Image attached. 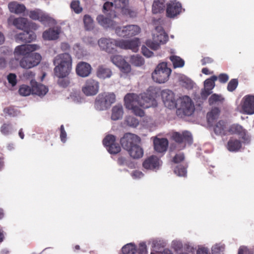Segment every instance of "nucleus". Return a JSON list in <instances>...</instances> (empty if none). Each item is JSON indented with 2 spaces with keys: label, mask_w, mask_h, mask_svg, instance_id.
I'll return each mask as SVG.
<instances>
[{
  "label": "nucleus",
  "mask_w": 254,
  "mask_h": 254,
  "mask_svg": "<svg viewBox=\"0 0 254 254\" xmlns=\"http://www.w3.org/2000/svg\"><path fill=\"white\" fill-rule=\"evenodd\" d=\"M103 12L107 15H99L97 18L99 24L105 28L115 29L116 30L118 26V23L113 19L117 17L115 11L113 9V3L111 2L107 1L103 5Z\"/></svg>",
  "instance_id": "1"
},
{
  "label": "nucleus",
  "mask_w": 254,
  "mask_h": 254,
  "mask_svg": "<svg viewBox=\"0 0 254 254\" xmlns=\"http://www.w3.org/2000/svg\"><path fill=\"white\" fill-rule=\"evenodd\" d=\"M168 40V37L165 32L163 28L157 26L152 33V40H147L146 45L153 50L159 49L162 45L166 43Z\"/></svg>",
  "instance_id": "2"
},
{
  "label": "nucleus",
  "mask_w": 254,
  "mask_h": 254,
  "mask_svg": "<svg viewBox=\"0 0 254 254\" xmlns=\"http://www.w3.org/2000/svg\"><path fill=\"white\" fill-rule=\"evenodd\" d=\"M171 71V69L168 67L166 63H161L157 65L152 72V80L158 83H164L169 79Z\"/></svg>",
  "instance_id": "3"
},
{
  "label": "nucleus",
  "mask_w": 254,
  "mask_h": 254,
  "mask_svg": "<svg viewBox=\"0 0 254 254\" xmlns=\"http://www.w3.org/2000/svg\"><path fill=\"white\" fill-rule=\"evenodd\" d=\"M177 114L181 117L183 116H190L194 108L191 99L188 96L180 97L177 100L176 107Z\"/></svg>",
  "instance_id": "4"
},
{
  "label": "nucleus",
  "mask_w": 254,
  "mask_h": 254,
  "mask_svg": "<svg viewBox=\"0 0 254 254\" xmlns=\"http://www.w3.org/2000/svg\"><path fill=\"white\" fill-rule=\"evenodd\" d=\"M116 101V95L112 92H104L99 94L95 101V107L100 111L105 110L110 108Z\"/></svg>",
  "instance_id": "5"
},
{
  "label": "nucleus",
  "mask_w": 254,
  "mask_h": 254,
  "mask_svg": "<svg viewBox=\"0 0 254 254\" xmlns=\"http://www.w3.org/2000/svg\"><path fill=\"white\" fill-rule=\"evenodd\" d=\"M172 137L176 141L175 147L177 150L184 149L187 143L190 144L192 142L191 134L187 131H184L182 133L174 132Z\"/></svg>",
  "instance_id": "6"
},
{
  "label": "nucleus",
  "mask_w": 254,
  "mask_h": 254,
  "mask_svg": "<svg viewBox=\"0 0 254 254\" xmlns=\"http://www.w3.org/2000/svg\"><path fill=\"white\" fill-rule=\"evenodd\" d=\"M238 110L243 114H254V96L251 95L245 96L240 105L238 107Z\"/></svg>",
  "instance_id": "7"
},
{
  "label": "nucleus",
  "mask_w": 254,
  "mask_h": 254,
  "mask_svg": "<svg viewBox=\"0 0 254 254\" xmlns=\"http://www.w3.org/2000/svg\"><path fill=\"white\" fill-rule=\"evenodd\" d=\"M41 59V56L37 53L28 55L20 61V66L23 68H31L37 66L40 63Z\"/></svg>",
  "instance_id": "8"
},
{
  "label": "nucleus",
  "mask_w": 254,
  "mask_h": 254,
  "mask_svg": "<svg viewBox=\"0 0 254 254\" xmlns=\"http://www.w3.org/2000/svg\"><path fill=\"white\" fill-rule=\"evenodd\" d=\"M140 32L141 28L137 25L118 27L116 29V33L120 37H130L138 35Z\"/></svg>",
  "instance_id": "9"
},
{
  "label": "nucleus",
  "mask_w": 254,
  "mask_h": 254,
  "mask_svg": "<svg viewBox=\"0 0 254 254\" xmlns=\"http://www.w3.org/2000/svg\"><path fill=\"white\" fill-rule=\"evenodd\" d=\"M139 106L144 108L157 106V102L154 98V95L149 90L139 95Z\"/></svg>",
  "instance_id": "10"
},
{
  "label": "nucleus",
  "mask_w": 254,
  "mask_h": 254,
  "mask_svg": "<svg viewBox=\"0 0 254 254\" xmlns=\"http://www.w3.org/2000/svg\"><path fill=\"white\" fill-rule=\"evenodd\" d=\"M140 142V137L135 134L127 133L121 138V144L125 149L127 150L133 146L139 144Z\"/></svg>",
  "instance_id": "11"
},
{
  "label": "nucleus",
  "mask_w": 254,
  "mask_h": 254,
  "mask_svg": "<svg viewBox=\"0 0 254 254\" xmlns=\"http://www.w3.org/2000/svg\"><path fill=\"white\" fill-rule=\"evenodd\" d=\"M99 90V83L97 80L89 79L82 87L83 93L87 96L96 95Z\"/></svg>",
  "instance_id": "12"
},
{
  "label": "nucleus",
  "mask_w": 254,
  "mask_h": 254,
  "mask_svg": "<svg viewBox=\"0 0 254 254\" xmlns=\"http://www.w3.org/2000/svg\"><path fill=\"white\" fill-rule=\"evenodd\" d=\"M119 40L111 38H101L98 41L100 48L109 53H113L116 51V48L118 47Z\"/></svg>",
  "instance_id": "13"
},
{
  "label": "nucleus",
  "mask_w": 254,
  "mask_h": 254,
  "mask_svg": "<svg viewBox=\"0 0 254 254\" xmlns=\"http://www.w3.org/2000/svg\"><path fill=\"white\" fill-rule=\"evenodd\" d=\"M28 16L32 19L38 20L44 25L49 24L52 20V18L47 13L39 9L30 11Z\"/></svg>",
  "instance_id": "14"
},
{
  "label": "nucleus",
  "mask_w": 254,
  "mask_h": 254,
  "mask_svg": "<svg viewBox=\"0 0 254 254\" xmlns=\"http://www.w3.org/2000/svg\"><path fill=\"white\" fill-rule=\"evenodd\" d=\"M39 48V46L36 44L21 45L15 47L14 54L15 57L17 56H23L24 57Z\"/></svg>",
  "instance_id": "15"
},
{
  "label": "nucleus",
  "mask_w": 254,
  "mask_h": 254,
  "mask_svg": "<svg viewBox=\"0 0 254 254\" xmlns=\"http://www.w3.org/2000/svg\"><path fill=\"white\" fill-rule=\"evenodd\" d=\"M115 137L108 135L104 139L103 142L108 151L111 154H116L121 150L120 145L115 142Z\"/></svg>",
  "instance_id": "16"
},
{
  "label": "nucleus",
  "mask_w": 254,
  "mask_h": 254,
  "mask_svg": "<svg viewBox=\"0 0 254 254\" xmlns=\"http://www.w3.org/2000/svg\"><path fill=\"white\" fill-rule=\"evenodd\" d=\"M112 63L125 73H128L131 71V66L120 55H115L111 57Z\"/></svg>",
  "instance_id": "17"
},
{
  "label": "nucleus",
  "mask_w": 254,
  "mask_h": 254,
  "mask_svg": "<svg viewBox=\"0 0 254 254\" xmlns=\"http://www.w3.org/2000/svg\"><path fill=\"white\" fill-rule=\"evenodd\" d=\"M162 98L165 106L169 109H174L176 107L177 101H176L174 93L170 90H165L162 92Z\"/></svg>",
  "instance_id": "18"
},
{
  "label": "nucleus",
  "mask_w": 254,
  "mask_h": 254,
  "mask_svg": "<svg viewBox=\"0 0 254 254\" xmlns=\"http://www.w3.org/2000/svg\"><path fill=\"white\" fill-rule=\"evenodd\" d=\"M228 132L231 134H236L239 135L245 142L248 143L250 140V136L248 134L247 130L238 124L232 125L230 127Z\"/></svg>",
  "instance_id": "19"
},
{
  "label": "nucleus",
  "mask_w": 254,
  "mask_h": 254,
  "mask_svg": "<svg viewBox=\"0 0 254 254\" xmlns=\"http://www.w3.org/2000/svg\"><path fill=\"white\" fill-rule=\"evenodd\" d=\"M161 165L162 161L159 158L154 155L148 157L143 163V167L148 170H158Z\"/></svg>",
  "instance_id": "20"
},
{
  "label": "nucleus",
  "mask_w": 254,
  "mask_h": 254,
  "mask_svg": "<svg viewBox=\"0 0 254 254\" xmlns=\"http://www.w3.org/2000/svg\"><path fill=\"white\" fill-rule=\"evenodd\" d=\"M118 44V46L120 48L130 49L133 52H136L138 50L139 41L138 38L132 40H120Z\"/></svg>",
  "instance_id": "21"
},
{
  "label": "nucleus",
  "mask_w": 254,
  "mask_h": 254,
  "mask_svg": "<svg viewBox=\"0 0 254 254\" xmlns=\"http://www.w3.org/2000/svg\"><path fill=\"white\" fill-rule=\"evenodd\" d=\"M217 79V76L213 75L210 78L207 79L204 82V88L202 90L201 95L202 98L206 99L212 93V90L215 87V81Z\"/></svg>",
  "instance_id": "22"
},
{
  "label": "nucleus",
  "mask_w": 254,
  "mask_h": 254,
  "mask_svg": "<svg viewBox=\"0 0 254 254\" xmlns=\"http://www.w3.org/2000/svg\"><path fill=\"white\" fill-rule=\"evenodd\" d=\"M62 32V29L59 26H55L45 30L42 35V37L45 40H55L59 38L60 34Z\"/></svg>",
  "instance_id": "23"
},
{
  "label": "nucleus",
  "mask_w": 254,
  "mask_h": 254,
  "mask_svg": "<svg viewBox=\"0 0 254 254\" xmlns=\"http://www.w3.org/2000/svg\"><path fill=\"white\" fill-rule=\"evenodd\" d=\"M182 11L181 4L176 0L172 1L167 4L166 12L169 17H174Z\"/></svg>",
  "instance_id": "24"
},
{
  "label": "nucleus",
  "mask_w": 254,
  "mask_h": 254,
  "mask_svg": "<svg viewBox=\"0 0 254 254\" xmlns=\"http://www.w3.org/2000/svg\"><path fill=\"white\" fill-rule=\"evenodd\" d=\"M36 38L35 34L30 31H23L17 34L15 36V39L17 43L31 42Z\"/></svg>",
  "instance_id": "25"
},
{
  "label": "nucleus",
  "mask_w": 254,
  "mask_h": 254,
  "mask_svg": "<svg viewBox=\"0 0 254 254\" xmlns=\"http://www.w3.org/2000/svg\"><path fill=\"white\" fill-rule=\"evenodd\" d=\"M91 71V66L87 63L81 62L76 65V73L81 77H85L88 76L90 74Z\"/></svg>",
  "instance_id": "26"
},
{
  "label": "nucleus",
  "mask_w": 254,
  "mask_h": 254,
  "mask_svg": "<svg viewBox=\"0 0 254 254\" xmlns=\"http://www.w3.org/2000/svg\"><path fill=\"white\" fill-rule=\"evenodd\" d=\"M139 96L135 93H127L124 97L125 106L127 109H130L134 106L139 105Z\"/></svg>",
  "instance_id": "27"
},
{
  "label": "nucleus",
  "mask_w": 254,
  "mask_h": 254,
  "mask_svg": "<svg viewBox=\"0 0 254 254\" xmlns=\"http://www.w3.org/2000/svg\"><path fill=\"white\" fill-rule=\"evenodd\" d=\"M54 64L55 65H72V59L67 53L60 54L55 58Z\"/></svg>",
  "instance_id": "28"
},
{
  "label": "nucleus",
  "mask_w": 254,
  "mask_h": 254,
  "mask_svg": "<svg viewBox=\"0 0 254 254\" xmlns=\"http://www.w3.org/2000/svg\"><path fill=\"white\" fill-rule=\"evenodd\" d=\"M153 144L155 151L162 153L166 151L168 146V141L166 138L156 137L154 139Z\"/></svg>",
  "instance_id": "29"
},
{
  "label": "nucleus",
  "mask_w": 254,
  "mask_h": 254,
  "mask_svg": "<svg viewBox=\"0 0 254 254\" xmlns=\"http://www.w3.org/2000/svg\"><path fill=\"white\" fill-rule=\"evenodd\" d=\"M72 65H55L54 72L56 76L59 78L66 77L70 72Z\"/></svg>",
  "instance_id": "30"
},
{
  "label": "nucleus",
  "mask_w": 254,
  "mask_h": 254,
  "mask_svg": "<svg viewBox=\"0 0 254 254\" xmlns=\"http://www.w3.org/2000/svg\"><path fill=\"white\" fill-rule=\"evenodd\" d=\"M8 7L11 12L15 14H21L26 9L24 4H20L16 1H12L9 3Z\"/></svg>",
  "instance_id": "31"
},
{
  "label": "nucleus",
  "mask_w": 254,
  "mask_h": 254,
  "mask_svg": "<svg viewBox=\"0 0 254 254\" xmlns=\"http://www.w3.org/2000/svg\"><path fill=\"white\" fill-rule=\"evenodd\" d=\"M48 88L44 85L36 83L32 86V94L40 97L45 96L48 92Z\"/></svg>",
  "instance_id": "32"
},
{
  "label": "nucleus",
  "mask_w": 254,
  "mask_h": 254,
  "mask_svg": "<svg viewBox=\"0 0 254 254\" xmlns=\"http://www.w3.org/2000/svg\"><path fill=\"white\" fill-rule=\"evenodd\" d=\"M97 76L100 79L110 78L112 75L111 70L104 65L98 67L96 72Z\"/></svg>",
  "instance_id": "33"
},
{
  "label": "nucleus",
  "mask_w": 254,
  "mask_h": 254,
  "mask_svg": "<svg viewBox=\"0 0 254 254\" xmlns=\"http://www.w3.org/2000/svg\"><path fill=\"white\" fill-rule=\"evenodd\" d=\"M124 114L123 106L121 104H117L114 106L112 109L111 119L116 121L122 118Z\"/></svg>",
  "instance_id": "34"
},
{
  "label": "nucleus",
  "mask_w": 254,
  "mask_h": 254,
  "mask_svg": "<svg viewBox=\"0 0 254 254\" xmlns=\"http://www.w3.org/2000/svg\"><path fill=\"white\" fill-rule=\"evenodd\" d=\"M242 144L241 141L233 137L231 138L228 141L227 148L231 152H236L241 148Z\"/></svg>",
  "instance_id": "35"
},
{
  "label": "nucleus",
  "mask_w": 254,
  "mask_h": 254,
  "mask_svg": "<svg viewBox=\"0 0 254 254\" xmlns=\"http://www.w3.org/2000/svg\"><path fill=\"white\" fill-rule=\"evenodd\" d=\"M130 156L134 159H138L142 157L143 151L138 144L133 146L131 148L127 150Z\"/></svg>",
  "instance_id": "36"
},
{
  "label": "nucleus",
  "mask_w": 254,
  "mask_h": 254,
  "mask_svg": "<svg viewBox=\"0 0 254 254\" xmlns=\"http://www.w3.org/2000/svg\"><path fill=\"white\" fill-rule=\"evenodd\" d=\"M213 130L217 135H225L227 134V130L225 123L222 121H219L214 126Z\"/></svg>",
  "instance_id": "37"
},
{
  "label": "nucleus",
  "mask_w": 254,
  "mask_h": 254,
  "mask_svg": "<svg viewBox=\"0 0 254 254\" xmlns=\"http://www.w3.org/2000/svg\"><path fill=\"white\" fill-rule=\"evenodd\" d=\"M165 7L164 0H155L152 5V12L153 13H160Z\"/></svg>",
  "instance_id": "38"
},
{
  "label": "nucleus",
  "mask_w": 254,
  "mask_h": 254,
  "mask_svg": "<svg viewBox=\"0 0 254 254\" xmlns=\"http://www.w3.org/2000/svg\"><path fill=\"white\" fill-rule=\"evenodd\" d=\"M136 251V246L133 243H128L122 248V254H135Z\"/></svg>",
  "instance_id": "39"
},
{
  "label": "nucleus",
  "mask_w": 254,
  "mask_h": 254,
  "mask_svg": "<svg viewBox=\"0 0 254 254\" xmlns=\"http://www.w3.org/2000/svg\"><path fill=\"white\" fill-rule=\"evenodd\" d=\"M220 111L218 108L212 109L207 114V120L209 124H212L219 116Z\"/></svg>",
  "instance_id": "40"
},
{
  "label": "nucleus",
  "mask_w": 254,
  "mask_h": 254,
  "mask_svg": "<svg viewBox=\"0 0 254 254\" xmlns=\"http://www.w3.org/2000/svg\"><path fill=\"white\" fill-rule=\"evenodd\" d=\"M15 130L13 126L9 123L3 124L0 128V132L4 135H10L12 134Z\"/></svg>",
  "instance_id": "41"
},
{
  "label": "nucleus",
  "mask_w": 254,
  "mask_h": 254,
  "mask_svg": "<svg viewBox=\"0 0 254 254\" xmlns=\"http://www.w3.org/2000/svg\"><path fill=\"white\" fill-rule=\"evenodd\" d=\"M13 25L19 29H24L28 25V20L23 17L15 18L13 21Z\"/></svg>",
  "instance_id": "42"
},
{
  "label": "nucleus",
  "mask_w": 254,
  "mask_h": 254,
  "mask_svg": "<svg viewBox=\"0 0 254 254\" xmlns=\"http://www.w3.org/2000/svg\"><path fill=\"white\" fill-rule=\"evenodd\" d=\"M68 99L76 104L81 103L83 101V98L82 97L80 92L77 90L71 92Z\"/></svg>",
  "instance_id": "43"
},
{
  "label": "nucleus",
  "mask_w": 254,
  "mask_h": 254,
  "mask_svg": "<svg viewBox=\"0 0 254 254\" xmlns=\"http://www.w3.org/2000/svg\"><path fill=\"white\" fill-rule=\"evenodd\" d=\"M113 8L115 7L121 9L122 12L128 6L129 0H115L113 3Z\"/></svg>",
  "instance_id": "44"
},
{
  "label": "nucleus",
  "mask_w": 254,
  "mask_h": 254,
  "mask_svg": "<svg viewBox=\"0 0 254 254\" xmlns=\"http://www.w3.org/2000/svg\"><path fill=\"white\" fill-rule=\"evenodd\" d=\"M224 100V97L220 94H213L209 98L208 101L210 105L219 104Z\"/></svg>",
  "instance_id": "45"
},
{
  "label": "nucleus",
  "mask_w": 254,
  "mask_h": 254,
  "mask_svg": "<svg viewBox=\"0 0 254 254\" xmlns=\"http://www.w3.org/2000/svg\"><path fill=\"white\" fill-rule=\"evenodd\" d=\"M170 59L172 62L174 68L182 67L184 65V61L178 56H170Z\"/></svg>",
  "instance_id": "46"
},
{
  "label": "nucleus",
  "mask_w": 254,
  "mask_h": 254,
  "mask_svg": "<svg viewBox=\"0 0 254 254\" xmlns=\"http://www.w3.org/2000/svg\"><path fill=\"white\" fill-rule=\"evenodd\" d=\"M180 84L188 89H191L193 87V82L188 77L185 76H182L179 78Z\"/></svg>",
  "instance_id": "47"
},
{
  "label": "nucleus",
  "mask_w": 254,
  "mask_h": 254,
  "mask_svg": "<svg viewBox=\"0 0 254 254\" xmlns=\"http://www.w3.org/2000/svg\"><path fill=\"white\" fill-rule=\"evenodd\" d=\"M130 63L136 66H140L144 64L143 58L138 55H133L130 58Z\"/></svg>",
  "instance_id": "48"
},
{
  "label": "nucleus",
  "mask_w": 254,
  "mask_h": 254,
  "mask_svg": "<svg viewBox=\"0 0 254 254\" xmlns=\"http://www.w3.org/2000/svg\"><path fill=\"white\" fill-rule=\"evenodd\" d=\"M84 26L86 30H90L94 27V22L90 16L85 15L83 18Z\"/></svg>",
  "instance_id": "49"
},
{
  "label": "nucleus",
  "mask_w": 254,
  "mask_h": 254,
  "mask_svg": "<svg viewBox=\"0 0 254 254\" xmlns=\"http://www.w3.org/2000/svg\"><path fill=\"white\" fill-rule=\"evenodd\" d=\"M19 94L23 96H27L29 95L31 93L32 94V88L26 85H22L19 89Z\"/></svg>",
  "instance_id": "50"
},
{
  "label": "nucleus",
  "mask_w": 254,
  "mask_h": 254,
  "mask_svg": "<svg viewBox=\"0 0 254 254\" xmlns=\"http://www.w3.org/2000/svg\"><path fill=\"white\" fill-rule=\"evenodd\" d=\"M126 122L128 126L133 127H136L139 124L138 120L131 116L127 117L126 119Z\"/></svg>",
  "instance_id": "51"
},
{
  "label": "nucleus",
  "mask_w": 254,
  "mask_h": 254,
  "mask_svg": "<svg viewBox=\"0 0 254 254\" xmlns=\"http://www.w3.org/2000/svg\"><path fill=\"white\" fill-rule=\"evenodd\" d=\"M70 7L76 13H79L82 11V8L80 6L79 0L72 1L70 4Z\"/></svg>",
  "instance_id": "52"
},
{
  "label": "nucleus",
  "mask_w": 254,
  "mask_h": 254,
  "mask_svg": "<svg viewBox=\"0 0 254 254\" xmlns=\"http://www.w3.org/2000/svg\"><path fill=\"white\" fill-rule=\"evenodd\" d=\"M224 250V245L221 244H216L211 248L212 254H220L221 252Z\"/></svg>",
  "instance_id": "53"
},
{
  "label": "nucleus",
  "mask_w": 254,
  "mask_h": 254,
  "mask_svg": "<svg viewBox=\"0 0 254 254\" xmlns=\"http://www.w3.org/2000/svg\"><path fill=\"white\" fill-rule=\"evenodd\" d=\"M174 173L178 176L185 177L187 175V170L185 167L179 165L175 168Z\"/></svg>",
  "instance_id": "54"
},
{
  "label": "nucleus",
  "mask_w": 254,
  "mask_h": 254,
  "mask_svg": "<svg viewBox=\"0 0 254 254\" xmlns=\"http://www.w3.org/2000/svg\"><path fill=\"white\" fill-rule=\"evenodd\" d=\"M122 13L131 18L135 17L137 15V12L133 8H130L129 6L124 10Z\"/></svg>",
  "instance_id": "55"
},
{
  "label": "nucleus",
  "mask_w": 254,
  "mask_h": 254,
  "mask_svg": "<svg viewBox=\"0 0 254 254\" xmlns=\"http://www.w3.org/2000/svg\"><path fill=\"white\" fill-rule=\"evenodd\" d=\"M3 112L5 114L10 116L15 117L19 114V111L12 107H9L4 109Z\"/></svg>",
  "instance_id": "56"
},
{
  "label": "nucleus",
  "mask_w": 254,
  "mask_h": 254,
  "mask_svg": "<svg viewBox=\"0 0 254 254\" xmlns=\"http://www.w3.org/2000/svg\"><path fill=\"white\" fill-rule=\"evenodd\" d=\"M238 84V81L236 79L231 80L228 84L227 89L229 91L232 92L236 89Z\"/></svg>",
  "instance_id": "57"
},
{
  "label": "nucleus",
  "mask_w": 254,
  "mask_h": 254,
  "mask_svg": "<svg viewBox=\"0 0 254 254\" xmlns=\"http://www.w3.org/2000/svg\"><path fill=\"white\" fill-rule=\"evenodd\" d=\"M196 254H210L209 249L203 246H199L195 251Z\"/></svg>",
  "instance_id": "58"
},
{
  "label": "nucleus",
  "mask_w": 254,
  "mask_h": 254,
  "mask_svg": "<svg viewBox=\"0 0 254 254\" xmlns=\"http://www.w3.org/2000/svg\"><path fill=\"white\" fill-rule=\"evenodd\" d=\"M7 79L12 86H14L17 83L16 76L15 74L10 73L7 75Z\"/></svg>",
  "instance_id": "59"
},
{
  "label": "nucleus",
  "mask_w": 254,
  "mask_h": 254,
  "mask_svg": "<svg viewBox=\"0 0 254 254\" xmlns=\"http://www.w3.org/2000/svg\"><path fill=\"white\" fill-rule=\"evenodd\" d=\"M138 105L134 106L132 108L129 109V110H131L133 113L136 116H138L139 117H142L144 116V112L143 111L138 108Z\"/></svg>",
  "instance_id": "60"
},
{
  "label": "nucleus",
  "mask_w": 254,
  "mask_h": 254,
  "mask_svg": "<svg viewBox=\"0 0 254 254\" xmlns=\"http://www.w3.org/2000/svg\"><path fill=\"white\" fill-rule=\"evenodd\" d=\"M139 253L140 254H147V250L146 244L144 242H141L139 244L138 248Z\"/></svg>",
  "instance_id": "61"
},
{
  "label": "nucleus",
  "mask_w": 254,
  "mask_h": 254,
  "mask_svg": "<svg viewBox=\"0 0 254 254\" xmlns=\"http://www.w3.org/2000/svg\"><path fill=\"white\" fill-rule=\"evenodd\" d=\"M131 176L133 179H139L142 178L144 174L140 171L135 170L131 173Z\"/></svg>",
  "instance_id": "62"
},
{
  "label": "nucleus",
  "mask_w": 254,
  "mask_h": 254,
  "mask_svg": "<svg viewBox=\"0 0 254 254\" xmlns=\"http://www.w3.org/2000/svg\"><path fill=\"white\" fill-rule=\"evenodd\" d=\"M141 50L143 55L147 58H150L152 57L153 55V53L150 51L148 49H147L145 46H143L141 48Z\"/></svg>",
  "instance_id": "63"
},
{
  "label": "nucleus",
  "mask_w": 254,
  "mask_h": 254,
  "mask_svg": "<svg viewBox=\"0 0 254 254\" xmlns=\"http://www.w3.org/2000/svg\"><path fill=\"white\" fill-rule=\"evenodd\" d=\"M229 78L228 75L226 73H221L217 77V79L218 78L219 81L222 83L227 82Z\"/></svg>",
  "instance_id": "64"
}]
</instances>
